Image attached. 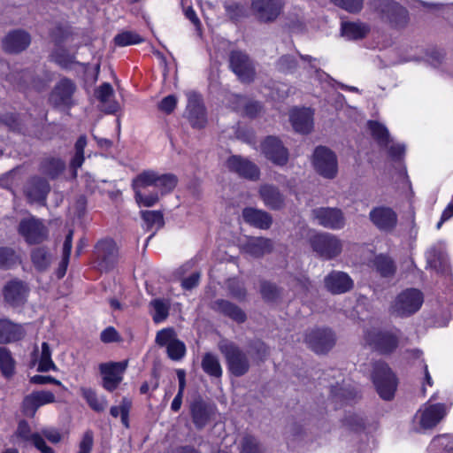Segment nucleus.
<instances>
[{
  "instance_id": "f3484780",
  "label": "nucleus",
  "mask_w": 453,
  "mask_h": 453,
  "mask_svg": "<svg viewBox=\"0 0 453 453\" xmlns=\"http://www.w3.org/2000/svg\"><path fill=\"white\" fill-rule=\"evenodd\" d=\"M127 366V361L103 363L99 365L103 376V388L109 391H114L123 379V373Z\"/></svg>"
},
{
  "instance_id": "6ab92c4d",
  "label": "nucleus",
  "mask_w": 453,
  "mask_h": 453,
  "mask_svg": "<svg viewBox=\"0 0 453 453\" xmlns=\"http://www.w3.org/2000/svg\"><path fill=\"white\" fill-rule=\"evenodd\" d=\"M312 215L319 224L332 230L342 229L346 219L342 211L336 207H320L312 211Z\"/></svg>"
},
{
  "instance_id": "c85d7f7f",
  "label": "nucleus",
  "mask_w": 453,
  "mask_h": 453,
  "mask_svg": "<svg viewBox=\"0 0 453 453\" xmlns=\"http://www.w3.org/2000/svg\"><path fill=\"white\" fill-rule=\"evenodd\" d=\"M242 215L247 224L259 229H269L273 224L272 215L263 210L246 207L242 210Z\"/></svg>"
},
{
  "instance_id": "a18cd8bd",
  "label": "nucleus",
  "mask_w": 453,
  "mask_h": 453,
  "mask_svg": "<svg viewBox=\"0 0 453 453\" xmlns=\"http://www.w3.org/2000/svg\"><path fill=\"white\" fill-rule=\"evenodd\" d=\"M50 370L55 371L57 370V367L51 359V350L50 345L47 342H42V354L37 371L41 372H46Z\"/></svg>"
},
{
  "instance_id": "20e7f679",
  "label": "nucleus",
  "mask_w": 453,
  "mask_h": 453,
  "mask_svg": "<svg viewBox=\"0 0 453 453\" xmlns=\"http://www.w3.org/2000/svg\"><path fill=\"white\" fill-rule=\"evenodd\" d=\"M371 8L391 27L403 28L409 22L407 9L394 0H372Z\"/></svg>"
},
{
  "instance_id": "7ed1b4c3",
  "label": "nucleus",
  "mask_w": 453,
  "mask_h": 453,
  "mask_svg": "<svg viewBox=\"0 0 453 453\" xmlns=\"http://www.w3.org/2000/svg\"><path fill=\"white\" fill-rule=\"evenodd\" d=\"M218 347L226 359L227 369L231 374L235 377H242L250 371L249 356L235 342L221 340Z\"/></svg>"
},
{
  "instance_id": "aec40b11",
  "label": "nucleus",
  "mask_w": 453,
  "mask_h": 453,
  "mask_svg": "<svg viewBox=\"0 0 453 453\" xmlns=\"http://www.w3.org/2000/svg\"><path fill=\"white\" fill-rule=\"evenodd\" d=\"M19 233L28 244H39L48 237V229L43 223L35 218L22 219L19 224Z\"/></svg>"
},
{
  "instance_id": "de8ad7c7",
  "label": "nucleus",
  "mask_w": 453,
  "mask_h": 453,
  "mask_svg": "<svg viewBox=\"0 0 453 453\" xmlns=\"http://www.w3.org/2000/svg\"><path fill=\"white\" fill-rule=\"evenodd\" d=\"M176 373H177V377H178V380H179V389H178L177 395L173 398L172 404H171V409L174 412L179 411L181 407L183 394H184V390H185V387H186V372H185V371L182 369H178L176 371Z\"/></svg>"
},
{
  "instance_id": "ddd939ff",
  "label": "nucleus",
  "mask_w": 453,
  "mask_h": 453,
  "mask_svg": "<svg viewBox=\"0 0 453 453\" xmlns=\"http://www.w3.org/2000/svg\"><path fill=\"white\" fill-rule=\"evenodd\" d=\"M94 267L101 272H109L118 262V250L111 240H103L95 247Z\"/></svg>"
},
{
  "instance_id": "680f3d73",
  "label": "nucleus",
  "mask_w": 453,
  "mask_h": 453,
  "mask_svg": "<svg viewBox=\"0 0 453 453\" xmlns=\"http://www.w3.org/2000/svg\"><path fill=\"white\" fill-rule=\"evenodd\" d=\"M176 339V333L173 328H164L157 333L156 343L159 346H165L167 348L169 343Z\"/></svg>"
},
{
  "instance_id": "bb28decb",
  "label": "nucleus",
  "mask_w": 453,
  "mask_h": 453,
  "mask_svg": "<svg viewBox=\"0 0 453 453\" xmlns=\"http://www.w3.org/2000/svg\"><path fill=\"white\" fill-rule=\"evenodd\" d=\"M27 293V286L19 280L9 281L4 288V300L13 307L22 305L26 302Z\"/></svg>"
},
{
  "instance_id": "052dcab7",
  "label": "nucleus",
  "mask_w": 453,
  "mask_h": 453,
  "mask_svg": "<svg viewBox=\"0 0 453 453\" xmlns=\"http://www.w3.org/2000/svg\"><path fill=\"white\" fill-rule=\"evenodd\" d=\"M432 446L441 448L443 453H453V436L448 434L438 435L432 441Z\"/></svg>"
},
{
  "instance_id": "6e6552de",
  "label": "nucleus",
  "mask_w": 453,
  "mask_h": 453,
  "mask_svg": "<svg viewBox=\"0 0 453 453\" xmlns=\"http://www.w3.org/2000/svg\"><path fill=\"white\" fill-rule=\"evenodd\" d=\"M304 342L314 353H328L336 343L334 332L327 327L309 328L304 333Z\"/></svg>"
},
{
  "instance_id": "5fc2aeb1",
  "label": "nucleus",
  "mask_w": 453,
  "mask_h": 453,
  "mask_svg": "<svg viewBox=\"0 0 453 453\" xmlns=\"http://www.w3.org/2000/svg\"><path fill=\"white\" fill-rule=\"evenodd\" d=\"M429 266L436 272L443 273L446 271L448 263L444 255L439 251L433 250L427 257Z\"/></svg>"
},
{
  "instance_id": "f704fd0d",
  "label": "nucleus",
  "mask_w": 453,
  "mask_h": 453,
  "mask_svg": "<svg viewBox=\"0 0 453 453\" xmlns=\"http://www.w3.org/2000/svg\"><path fill=\"white\" fill-rule=\"evenodd\" d=\"M223 7L227 19L237 24L243 19L249 17V10L245 4L236 1H225Z\"/></svg>"
},
{
  "instance_id": "393cba45",
  "label": "nucleus",
  "mask_w": 453,
  "mask_h": 453,
  "mask_svg": "<svg viewBox=\"0 0 453 453\" xmlns=\"http://www.w3.org/2000/svg\"><path fill=\"white\" fill-rule=\"evenodd\" d=\"M54 402L55 395L50 391H35L24 398L23 412L28 417H34L40 406Z\"/></svg>"
},
{
  "instance_id": "8fccbe9b",
  "label": "nucleus",
  "mask_w": 453,
  "mask_h": 453,
  "mask_svg": "<svg viewBox=\"0 0 453 453\" xmlns=\"http://www.w3.org/2000/svg\"><path fill=\"white\" fill-rule=\"evenodd\" d=\"M241 453H264V449L255 436L246 434L241 441Z\"/></svg>"
},
{
  "instance_id": "13d9d810",
  "label": "nucleus",
  "mask_w": 453,
  "mask_h": 453,
  "mask_svg": "<svg viewBox=\"0 0 453 453\" xmlns=\"http://www.w3.org/2000/svg\"><path fill=\"white\" fill-rule=\"evenodd\" d=\"M342 423L345 426L354 432H360L365 428V418L357 414L351 413L346 415L342 420Z\"/></svg>"
},
{
  "instance_id": "4c0bfd02",
  "label": "nucleus",
  "mask_w": 453,
  "mask_h": 453,
  "mask_svg": "<svg viewBox=\"0 0 453 453\" xmlns=\"http://www.w3.org/2000/svg\"><path fill=\"white\" fill-rule=\"evenodd\" d=\"M341 31L342 35L348 39L359 40L366 36L370 28L363 23L342 22Z\"/></svg>"
},
{
  "instance_id": "ea45409f",
  "label": "nucleus",
  "mask_w": 453,
  "mask_h": 453,
  "mask_svg": "<svg viewBox=\"0 0 453 453\" xmlns=\"http://www.w3.org/2000/svg\"><path fill=\"white\" fill-rule=\"evenodd\" d=\"M81 394L93 411L103 412L106 409L108 403L107 400L105 397L99 398L94 389L90 388H81Z\"/></svg>"
},
{
  "instance_id": "4be33fe9",
  "label": "nucleus",
  "mask_w": 453,
  "mask_h": 453,
  "mask_svg": "<svg viewBox=\"0 0 453 453\" xmlns=\"http://www.w3.org/2000/svg\"><path fill=\"white\" fill-rule=\"evenodd\" d=\"M50 191L49 181L42 176H33L26 183L24 193L31 202L44 204Z\"/></svg>"
},
{
  "instance_id": "79ce46f5",
  "label": "nucleus",
  "mask_w": 453,
  "mask_h": 453,
  "mask_svg": "<svg viewBox=\"0 0 453 453\" xmlns=\"http://www.w3.org/2000/svg\"><path fill=\"white\" fill-rule=\"evenodd\" d=\"M368 127L372 137L380 147H388L390 143L389 133L387 127L375 120L368 121Z\"/></svg>"
},
{
  "instance_id": "37998d69",
  "label": "nucleus",
  "mask_w": 453,
  "mask_h": 453,
  "mask_svg": "<svg viewBox=\"0 0 453 453\" xmlns=\"http://www.w3.org/2000/svg\"><path fill=\"white\" fill-rule=\"evenodd\" d=\"M373 265L382 277H391L396 270L394 261L389 257L381 254L375 257Z\"/></svg>"
},
{
  "instance_id": "69168bd1",
  "label": "nucleus",
  "mask_w": 453,
  "mask_h": 453,
  "mask_svg": "<svg viewBox=\"0 0 453 453\" xmlns=\"http://www.w3.org/2000/svg\"><path fill=\"white\" fill-rule=\"evenodd\" d=\"M94 444V434L91 430H87L81 441L79 444V452L78 453H90Z\"/></svg>"
},
{
  "instance_id": "e2e57ef3",
  "label": "nucleus",
  "mask_w": 453,
  "mask_h": 453,
  "mask_svg": "<svg viewBox=\"0 0 453 453\" xmlns=\"http://www.w3.org/2000/svg\"><path fill=\"white\" fill-rule=\"evenodd\" d=\"M250 347L259 361H265L270 354L269 347L261 340L253 341Z\"/></svg>"
},
{
  "instance_id": "c03bdc74",
  "label": "nucleus",
  "mask_w": 453,
  "mask_h": 453,
  "mask_svg": "<svg viewBox=\"0 0 453 453\" xmlns=\"http://www.w3.org/2000/svg\"><path fill=\"white\" fill-rule=\"evenodd\" d=\"M282 289L274 283L263 280L260 283V293L265 302H275L281 296Z\"/></svg>"
},
{
  "instance_id": "4468645a",
  "label": "nucleus",
  "mask_w": 453,
  "mask_h": 453,
  "mask_svg": "<svg viewBox=\"0 0 453 453\" xmlns=\"http://www.w3.org/2000/svg\"><path fill=\"white\" fill-rule=\"evenodd\" d=\"M229 66L243 83L254 81L256 70L250 57L243 51L233 50L229 55Z\"/></svg>"
},
{
  "instance_id": "72a5a7b5",
  "label": "nucleus",
  "mask_w": 453,
  "mask_h": 453,
  "mask_svg": "<svg viewBox=\"0 0 453 453\" xmlns=\"http://www.w3.org/2000/svg\"><path fill=\"white\" fill-rule=\"evenodd\" d=\"M65 169V162L59 157H47L41 160L40 172L50 178L57 179Z\"/></svg>"
},
{
  "instance_id": "49530a36",
  "label": "nucleus",
  "mask_w": 453,
  "mask_h": 453,
  "mask_svg": "<svg viewBox=\"0 0 453 453\" xmlns=\"http://www.w3.org/2000/svg\"><path fill=\"white\" fill-rule=\"evenodd\" d=\"M141 215L147 225L148 230L151 229L153 226L159 229L165 225L163 214L159 211H143L141 212Z\"/></svg>"
},
{
  "instance_id": "a878e982",
  "label": "nucleus",
  "mask_w": 453,
  "mask_h": 453,
  "mask_svg": "<svg viewBox=\"0 0 453 453\" xmlns=\"http://www.w3.org/2000/svg\"><path fill=\"white\" fill-rule=\"evenodd\" d=\"M258 196L264 204L273 211H280L285 206V196L280 188L273 184L259 187Z\"/></svg>"
},
{
  "instance_id": "7c9ffc66",
  "label": "nucleus",
  "mask_w": 453,
  "mask_h": 453,
  "mask_svg": "<svg viewBox=\"0 0 453 453\" xmlns=\"http://www.w3.org/2000/svg\"><path fill=\"white\" fill-rule=\"evenodd\" d=\"M446 415L443 403L431 404L424 410L420 417V426L425 428L434 427Z\"/></svg>"
},
{
  "instance_id": "a19ab883",
  "label": "nucleus",
  "mask_w": 453,
  "mask_h": 453,
  "mask_svg": "<svg viewBox=\"0 0 453 453\" xmlns=\"http://www.w3.org/2000/svg\"><path fill=\"white\" fill-rule=\"evenodd\" d=\"M51 57L53 60L64 69H70L73 65L80 64L76 61L75 55L70 53L64 46L56 47L52 51Z\"/></svg>"
},
{
  "instance_id": "1a4fd4ad",
  "label": "nucleus",
  "mask_w": 453,
  "mask_h": 453,
  "mask_svg": "<svg viewBox=\"0 0 453 453\" xmlns=\"http://www.w3.org/2000/svg\"><path fill=\"white\" fill-rule=\"evenodd\" d=\"M312 165L315 172L321 177L333 180L338 173L336 154L326 146H318L312 154Z\"/></svg>"
},
{
  "instance_id": "c9c22d12",
  "label": "nucleus",
  "mask_w": 453,
  "mask_h": 453,
  "mask_svg": "<svg viewBox=\"0 0 453 453\" xmlns=\"http://www.w3.org/2000/svg\"><path fill=\"white\" fill-rule=\"evenodd\" d=\"M31 260L37 271H46L51 264L52 255L47 247H36L31 251Z\"/></svg>"
},
{
  "instance_id": "bf43d9fd",
  "label": "nucleus",
  "mask_w": 453,
  "mask_h": 453,
  "mask_svg": "<svg viewBox=\"0 0 453 453\" xmlns=\"http://www.w3.org/2000/svg\"><path fill=\"white\" fill-rule=\"evenodd\" d=\"M336 6L349 13H358L364 5V0H331Z\"/></svg>"
},
{
  "instance_id": "603ef678",
  "label": "nucleus",
  "mask_w": 453,
  "mask_h": 453,
  "mask_svg": "<svg viewBox=\"0 0 453 453\" xmlns=\"http://www.w3.org/2000/svg\"><path fill=\"white\" fill-rule=\"evenodd\" d=\"M71 35L72 32L70 28L62 25L56 26L50 32V36L56 47L63 46Z\"/></svg>"
},
{
  "instance_id": "412c9836",
  "label": "nucleus",
  "mask_w": 453,
  "mask_h": 453,
  "mask_svg": "<svg viewBox=\"0 0 453 453\" xmlns=\"http://www.w3.org/2000/svg\"><path fill=\"white\" fill-rule=\"evenodd\" d=\"M30 43V35L22 29L12 30L2 39L3 50L10 54H19L26 50Z\"/></svg>"
},
{
  "instance_id": "58836bf2",
  "label": "nucleus",
  "mask_w": 453,
  "mask_h": 453,
  "mask_svg": "<svg viewBox=\"0 0 453 453\" xmlns=\"http://www.w3.org/2000/svg\"><path fill=\"white\" fill-rule=\"evenodd\" d=\"M16 361L11 350L6 347L0 346V371L6 379L15 374Z\"/></svg>"
},
{
  "instance_id": "6e6d98bb",
  "label": "nucleus",
  "mask_w": 453,
  "mask_h": 453,
  "mask_svg": "<svg viewBox=\"0 0 453 453\" xmlns=\"http://www.w3.org/2000/svg\"><path fill=\"white\" fill-rule=\"evenodd\" d=\"M167 356L173 361H179L183 358L186 354V346L183 342L179 339L169 343L166 348Z\"/></svg>"
},
{
  "instance_id": "dca6fc26",
  "label": "nucleus",
  "mask_w": 453,
  "mask_h": 453,
  "mask_svg": "<svg viewBox=\"0 0 453 453\" xmlns=\"http://www.w3.org/2000/svg\"><path fill=\"white\" fill-rule=\"evenodd\" d=\"M226 166L229 172L236 173L239 177L250 180H257L260 177L259 167L239 155L230 156L226 161Z\"/></svg>"
},
{
  "instance_id": "c756f323",
  "label": "nucleus",
  "mask_w": 453,
  "mask_h": 453,
  "mask_svg": "<svg viewBox=\"0 0 453 453\" xmlns=\"http://www.w3.org/2000/svg\"><path fill=\"white\" fill-rule=\"evenodd\" d=\"M290 121L296 132L309 134L313 128V113L307 108L295 110L290 114Z\"/></svg>"
},
{
  "instance_id": "0eeeda50",
  "label": "nucleus",
  "mask_w": 453,
  "mask_h": 453,
  "mask_svg": "<svg viewBox=\"0 0 453 453\" xmlns=\"http://www.w3.org/2000/svg\"><path fill=\"white\" fill-rule=\"evenodd\" d=\"M309 243L317 257L331 260L341 255L343 249L342 241L330 233H318L309 238Z\"/></svg>"
},
{
  "instance_id": "4d7b16f0",
  "label": "nucleus",
  "mask_w": 453,
  "mask_h": 453,
  "mask_svg": "<svg viewBox=\"0 0 453 453\" xmlns=\"http://www.w3.org/2000/svg\"><path fill=\"white\" fill-rule=\"evenodd\" d=\"M18 262L15 251L8 247L0 248V268L9 269Z\"/></svg>"
},
{
  "instance_id": "0e129e2a",
  "label": "nucleus",
  "mask_w": 453,
  "mask_h": 453,
  "mask_svg": "<svg viewBox=\"0 0 453 453\" xmlns=\"http://www.w3.org/2000/svg\"><path fill=\"white\" fill-rule=\"evenodd\" d=\"M331 393L336 400L346 402L352 400L356 397V393L350 388H346L339 386H333Z\"/></svg>"
},
{
  "instance_id": "e433bc0d",
  "label": "nucleus",
  "mask_w": 453,
  "mask_h": 453,
  "mask_svg": "<svg viewBox=\"0 0 453 453\" xmlns=\"http://www.w3.org/2000/svg\"><path fill=\"white\" fill-rule=\"evenodd\" d=\"M203 371L209 376L219 379L223 371L219 357L211 352H206L201 362Z\"/></svg>"
},
{
  "instance_id": "b1692460",
  "label": "nucleus",
  "mask_w": 453,
  "mask_h": 453,
  "mask_svg": "<svg viewBox=\"0 0 453 453\" xmlns=\"http://www.w3.org/2000/svg\"><path fill=\"white\" fill-rule=\"evenodd\" d=\"M325 288L334 295L346 293L353 288L351 278L344 272L332 271L324 278Z\"/></svg>"
},
{
  "instance_id": "9b49d317",
  "label": "nucleus",
  "mask_w": 453,
  "mask_h": 453,
  "mask_svg": "<svg viewBox=\"0 0 453 453\" xmlns=\"http://www.w3.org/2000/svg\"><path fill=\"white\" fill-rule=\"evenodd\" d=\"M76 84L71 79L64 77L54 86L49 96V104L54 108L71 109L75 102L73 95Z\"/></svg>"
},
{
  "instance_id": "2eb2a0df",
  "label": "nucleus",
  "mask_w": 453,
  "mask_h": 453,
  "mask_svg": "<svg viewBox=\"0 0 453 453\" xmlns=\"http://www.w3.org/2000/svg\"><path fill=\"white\" fill-rule=\"evenodd\" d=\"M260 147L263 155L273 164L278 166H284L288 164V150L278 137L272 135L265 137Z\"/></svg>"
},
{
  "instance_id": "f03ea898",
  "label": "nucleus",
  "mask_w": 453,
  "mask_h": 453,
  "mask_svg": "<svg viewBox=\"0 0 453 453\" xmlns=\"http://www.w3.org/2000/svg\"><path fill=\"white\" fill-rule=\"evenodd\" d=\"M401 332L398 329L387 330L372 327L364 334V341L366 346L380 355H390L399 346Z\"/></svg>"
},
{
  "instance_id": "09e8293b",
  "label": "nucleus",
  "mask_w": 453,
  "mask_h": 453,
  "mask_svg": "<svg viewBox=\"0 0 453 453\" xmlns=\"http://www.w3.org/2000/svg\"><path fill=\"white\" fill-rule=\"evenodd\" d=\"M142 41V36L133 31H123L114 37V43L120 47L137 44Z\"/></svg>"
},
{
  "instance_id": "cd10ccee",
  "label": "nucleus",
  "mask_w": 453,
  "mask_h": 453,
  "mask_svg": "<svg viewBox=\"0 0 453 453\" xmlns=\"http://www.w3.org/2000/svg\"><path fill=\"white\" fill-rule=\"evenodd\" d=\"M211 308L236 323H244L247 319L246 313L236 304L225 299H217L211 303Z\"/></svg>"
},
{
  "instance_id": "5701e85b",
  "label": "nucleus",
  "mask_w": 453,
  "mask_h": 453,
  "mask_svg": "<svg viewBox=\"0 0 453 453\" xmlns=\"http://www.w3.org/2000/svg\"><path fill=\"white\" fill-rule=\"evenodd\" d=\"M188 119L192 127L202 129L207 123L205 108L202 98L196 93H190L187 105Z\"/></svg>"
},
{
  "instance_id": "f8f14e48",
  "label": "nucleus",
  "mask_w": 453,
  "mask_h": 453,
  "mask_svg": "<svg viewBox=\"0 0 453 453\" xmlns=\"http://www.w3.org/2000/svg\"><path fill=\"white\" fill-rule=\"evenodd\" d=\"M284 5L285 0H251L250 10L258 22L271 24L280 17Z\"/></svg>"
},
{
  "instance_id": "774afa93",
  "label": "nucleus",
  "mask_w": 453,
  "mask_h": 453,
  "mask_svg": "<svg viewBox=\"0 0 453 453\" xmlns=\"http://www.w3.org/2000/svg\"><path fill=\"white\" fill-rule=\"evenodd\" d=\"M176 104H177L176 96L173 95H169V96L164 97L160 101V103L158 104V109L166 114H170L175 109Z\"/></svg>"
},
{
  "instance_id": "a211bd4d",
  "label": "nucleus",
  "mask_w": 453,
  "mask_h": 453,
  "mask_svg": "<svg viewBox=\"0 0 453 453\" xmlns=\"http://www.w3.org/2000/svg\"><path fill=\"white\" fill-rule=\"evenodd\" d=\"M369 219L380 231L391 233L397 226L398 216L392 208L381 205L371 210Z\"/></svg>"
},
{
  "instance_id": "473e14b6",
  "label": "nucleus",
  "mask_w": 453,
  "mask_h": 453,
  "mask_svg": "<svg viewBox=\"0 0 453 453\" xmlns=\"http://www.w3.org/2000/svg\"><path fill=\"white\" fill-rule=\"evenodd\" d=\"M247 253L254 257H261L273 250V242L265 237H252L244 246Z\"/></svg>"
},
{
  "instance_id": "f257e3e1",
  "label": "nucleus",
  "mask_w": 453,
  "mask_h": 453,
  "mask_svg": "<svg viewBox=\"0 0 453 453\" xmlns=\"http://www.w3.org/2000/svg\"><path fill=\"white\" fill-rule=\"evenodd\" d=\"M177 177L173 173L158 174L148 170L138 174L132 182L134 191V198L139 205L151 207L159 200L160 195L164 196L176 187Z\"/></svg>"
},
{
  "instance_id": "3c124183",
  "label": "nucleus",
  "mask_w": 453,
  "mask_h": 453,
  "mask_svg": "<svg viewBox=\"0 0 453 453\" xmlns=\"http://www.w3.org/2000/svg\"><path fill=\"white\" fill-rule=\"evenodd\" d=\"M297 65L298 63L296 58L289 54L282 55L276 62L277 70L283 73H294Z\"/></svg>"
},
{
  "instance_id": "9d476101",
  "label": "nucleus",
  "mask_w": 453,
  "mask_h": 453,
  "mask_svg": "<svg viewBox=\"0 0 453 453\" xmlns=\"http://www.w3.org/2000/svg\"><path fill=\"white\" fill-rule=\"evenodd\" d=\"M188 411L195 427L202 430L214 419L217 408L213 403L197 395L189 403Z\"/></svg>"
},
{
  "instance_id": "338daca9",
  "label": "nucleus",
  "mask_w": 453,
  "mask_h": 453,
  "mask_svg": "<svg viewBox=\"0 0 453 453\" xmlns=\"http://www.w3.org/2000/svg\"><path fill=\"white\" fill-rule=\"evenodd\" d=\"M100 340L104 343L119 342L121 337L113 326H108L100 334Z\"/></svg>"
},
{
  "instance_id": "39448f33",
  "label": "nucleus",
  "mask_w": 453,
  "mask_h": 453,
  "mask_svg": "<svg viewBox=\"0 0 453 453\" xmlns=\"http://www.w3.org/2000/svg\"><path fill=\"white\" fill-rule=\"evenodd\" d=\"M372 380L376 391L382 399L389 401L394 397L397 388V379L386 362L373 363Z\"/></svg>"
},
{
  "instance_id": "2f4dec72",
  "label": "nucleus",
  "mask_w": 453,
  "mask_h": 453,
  "mask_svg": "<svg viewBox=\"0 0 453 453\" xmlns=\"http://www.w3.org/2000/svg\"><path fill=\"white\" fill-rule=\"evenodd\" d=\"M25 331L21 326L6 319H0V344H6L21 340Z\"/></svg>"
},
{
  "instance_id": "864d4df0",
  "label": "nucleus",
  "mask_w": 453,
  "mask_h": 453,
  "mask_svg": "<svg viewBox=\"0 0 453 453\" xmlns=\"http://www.w3.org/2000/svg\"><path fill=\"white\" fill-rule=\"evenodd\" d=\"M154 309L153 320L159 323L166 319L169 315V304L162 299H154L150 303Z\"/></svg>"
},
{
  "instance_id": "423d86ee",
  "label": "nucleus",
  "mask_w": 453,
  "mask_h": 453,
  "mask_svg": "<svg viewBox=\"0 0 453 453\" xmlns=\"http://www.w3.org/2000/svg\"><path fill=\"white\" fill-rule=\"evenodd\" d=\"M424 302L421 291L417 288H407L396 296L391 303L389 312L398 318H406L416 313Z\"/></svg>"
}]
</instances>
